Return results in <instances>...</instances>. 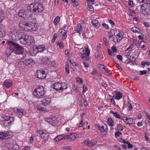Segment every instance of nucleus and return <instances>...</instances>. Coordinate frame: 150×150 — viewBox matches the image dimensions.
<instances>
[{"mask_svg":"<svg viewBox=\"0 0 150 150\" xmlns=\"http://www.w3.org/2000/svg\"><path fill=\"white\" fill-rule=\"evenodd\" d=\"M28 10L33 12L41 13L44 9V7L41 4L38 2L31 3L27 7Z\"/></svg>","mask_w":150,"mask_h":150,"instance_id":"nucleus-1","label":"nucleus"},{"mask_svg":"<svg viewBox=\"0 0 150 150\" xmlns=\"http://www.w3.org/2000/svg\"><path fill=\"white\" fill-rule=\"evenodd\" d=\"M34 23H29L23 21H20L19 23V26L21 28L22 30L27 31H35L36 29Z\"/></svg>","mask_w":150,"mask_h":150,"instance_id":"nucleus-2","label":"nucleus"},{"mask_svg":"<svg viewBox=\"0 0 150 150\" xmlns=\"http://www.w3.org/2000/svg\"><path fill=\"white\" fill-rule=\"evenodd\" d=\"M46 89L43 86H40L35 88L33 91V94L38 98H42L45 97Z\"/></svg>","mask_w":150,"mask_h":150,"instance_id":"nucleus-3","label":"nucleus"},{"mask_svg":"<svg viewBox=\"0 0 150 150\" xmlns=\"http://www.w3.org/2000/svg\"><path fill=\"white\" fill-rule=\"evenodd\" d=\"M8 45L13 46V47L16 49L14 53L17 54H23L24 52V48L20 46L18 44L12 41H8L7 42Z\"/></svg>","mask_w":150,"mask_h":150,"instance_id":"nucleus-4","label":"nucleus"},{"mask_svg":"<svg viewBox=\"0 0 150 150\" xmlns=\"http://www.w3.org/2000/svg\"><path fill=\"white\" fill-rule=\"evenodd\" d=\"M18 14L20 17L26 19H30L32 18V15L30 12L23 9L20 10Z\"/></svg>","mask_w":150,"mask_h":150,"instance_id":"nucleus-5","label":"nucleus"},{"mask_svg":"<svg viewBox=\"0 0 150 150\" xmlns=\"http://www.w3.org/2000/svg\"><path fill=\"white\" fill-rule=\"evenodd\" d=\"M52 86V88L57 91L66 89L67 88V85L63 82H55Z\"/></svg>","mask_w":150,"mask_h":150,"instance_id":"nucleus-6","label":"nucleus"},{"mask_svg":"<svg viewBox=\"0 0 150 150\" xmlns=\"http://www.w3.org/2000/svg\"><path fill=\"white\" fill-rule=\"evenodd\" d=\"M141 8L143 10V13L144 15L150 14V4H144L141 6Z\"/></svg>","mask_w":150,"mask_h":150,"instance_id":"nucleus-7","label":"nucleus"},{"mask_svg":"<svg viewBox=\"0 0 150 150\" xmlns=\"http://www.w3.org/2000/svg\"><path fill=\"white\" fill-rule=\"evenodd\" d=\"M96 127L98 128L97 129H98L103 135H105L107 133V127L106 125L104 126L98 125H96Z\"/></svg>","mask_w":150,"mask_h":150,"instance_id":"nucleus-8","label":"nucleus"},{"mask_svg":"<svg viewBox=\"0 0 150 150\" xmlns=\"http://www.w3.org/2000/svg\"><path fill=\"white\" fill-rule=\"evenodd\" d=\"M27 44L30 46H33L35 44V41L33 37L26 35Z\"/></svg>","mask_w":150,"mask_h":150,"instance_id":"nucleus-9","label":"nucleus"},{"mask_svg":"<svg viewBox=\"0 0 150 150\" xmlns=\"http://www.w3.org/2000/svg\"><path fill=\"white\" fill-rule=\"evenodd\" d=\"M83 54L82 55V59L84 61H88L89 59V56L90 51L87 48H86L85 50H83Z\"/></svg>","mask_w":150,"mask_h":150,"instance_id":"nucleus-10","label":"nucleus"},{"mask_svg":"<svg viewBox=\"0 0 150 150\" xmlns=\"http://www.w3.org/2000/svg\"><path fill=\"white\" fill-rule=\"evenodd\" d=\"M36 76L40 79H44L45 78L46 74L44 71L38 70L35 74Z\"/></svg>","mask_w":150,"mask_h":150,"instance_id":"nucleus-11","label":"nucleus"},{"mask_svg":"<svg viewBox=\"0 0 150 150\" xmlns=\"http://www.w3.org/2000/svg\"><path fill=\"white\" fill-rule=\"evenodd\" d=\"M13 110L15 113L20 116L22 115L23 114V110L22 109L14 108Z\"/></svg>","mask_w":150,"mask_h":150,"instance_id":"nucleus-12","label":"nucleus"},{"mask_svg":"<svg viewBox=\"0 0 150 150\" xmlns=\"http://www.w3.org/2000/svg\"><path fill=\"white\" fill-rule=\"evenodd\" d=\"M124 33L123 32L119 31V33L117 35L116 38L117 42H120L122 40L123 38Z\"/></svg>","mask_w":150,"mask_h":150,"instance_id":"nucleus-13","label":"nucleus"},{"mask_svg":"<svg viewBox=\"0 0 150 150\" xmlns=\"http://www.w3.org/2000/svg\"><path fill=\"white\" fill-rule=\"evenodd\" d=\"M19 39L21 44L23 45L27 44L25 35L23 34L22 35L21 37Z\"/></svg>","mask_w":150,"mask_h":150,"instance_id":"nucleus-14","label":"nucleus"},{"mask_svg":"<svg viewBox=\"0 0 150 150\" xmlns=\"http://www.w3.org/2000/svg\"><path fill=\"white\" fill-rule=\"evenodd\" d=\"M51 102V100L49 98H46L43 99L41 101L42 104L46 106L50 104Z\"/></svg>","mask_w":150,"mask_h":150,"instance_id":"nucleus-15","label":"nucleus"},{"mask_svg":"<svg viewBox=\"0 0 150 150\" xmlns=\"http://www.w3.org/2000/svg\"><path fill=\"white\" fill-rule=\"evenodd\" d=\"M9 133L8 132H0V139H6L9 135Z\"/></svg>","mask_w":150,"mask_h":150,"instance_id":"nucleus-16","label":"nucleus"},{"mask_svg":"<svg viewBox=\"0 0 150 150\" xmlns=\"http://www.w3.org/2000/svg\"><path fill=\"white\" fill-rule=\"evenodd\" d=\"M26 66H31L34 64V62L33 61V59L29 58L27 59L24 60Z\"/></svg>","mask_w":150,"mask_h":150,"instance_id":"nucleus-17","label":"nucleus"},{"mask_svg":"<svg viewBox=\"0 0 150 150\" xmlns=\"http://www.w3.org/2000/svg\"><path fill=\"white\" fill-rule=\"evenodd\" d=\"M9 48L8 49L6 52V55L8 56H9L11 53L14 52V49L13 47V46L9 45Z\"/></svg>","mask_w":150,"mask_h":150,"instance_id":"nucleus-18","label":"nucleus"},{"mask_svg":"<svg viewBox=\"0 0 150 150\" xmlns=\"http://www.w3.org/2000/svg\"><path fill=\"white\" fill-rule=\"evenodd\" d=\"M3 84L6 88H9L12 86V83L9 80H6L3 82Z\"/></svg>","mask_w":150,"mask_h":150,"instance_id":"nucleus-19","label":"nucleus"},{"mask_svg":"<svg viewBox=\"0 0 150 150\" xmlns=\"http://www.w3.org/2000/svg\"><path fill=\"white\" fill-rule=\"evenodd\" d=\"M84 144L89 146H92L95 144L91 141L89 139H87L83 142Z\"/></svg>","mask_w":150,"mask_h":150,"instance_id":"nucleus-20","label":"nucleus"},{"mask_svg":"<svg viewBox=\"0 0 150 150\" xmlns=\"http://www.w3.org/2000/svg\"><path fill=\"white\" fill-rule=\"evenodd\" d=\"M5 18L4 13L1 7H0V22H1Z\"/></svg>","mask_w":150,"mask_h":150,"instance_id":"nucleus-21","label":"nucleus"},{"mask_svg":"<svg viewBox=\"0 0 150 150\" xmlns=\"http://www.w3.org/2000/svg\"><path fill=\"white\" fill-rule=\"evenodd\" d=\"M92 25L95 27L98 28L100 27V23L96 20H93L91 21Z\"/></svg>","mask_w":150,"mask_h":150,"instance_id":"nucleus-22","label":"nucleus"},{"mask_svg":"<svg viewBox=\"0 0 150 150\" xmlns=\"http://www.w3.org/2000/svg\"><path fill=\"white\" fill-rule=\"evenodd\" d=\"M69 136V140L70 141L74 140L76 138L77 134L75 133H72L70 134Z\"/></svg>","mask_w":150,"mask_h":150,"instance_id":"nucleus-23","label":"nucleus"},{"mask_svg":"<svg viewBox=\"0 0 150 150\" xmlns=\"http://www.w3.org/2000/svg\"><path fill=\"white\" fill-rule=\"evenodd\" d=\"M49 133L46 131H45L44 133L42 134L41 138L44 140H47L49 137Z\"/></svg>","mask_w":150,"mask_h":150,"instance_id":"nucleus-24","label":"nucleus"},{"mask_svg":"<svg viewBox=\"0 0 150 150\" xmlns=\"http://www.w3.org/2000/svg\"><path fill=\"white\" fill-rule=\"evenodd\" d=\"M38 52H42L45 49V46L43 45H38L36 47Z\"/></svg>","mask_w":150,"mask_h":150,"instance_id":"nucleus-25","label":"nucleus"},{"mask_svg":"<svg viewBox=\"0 0 150 150\" xmlns=\"http://www.w3.org/2000/svg\"><path fill=\"white\" fill-rule=\"evenodd\" d=\"M110 113L112 114L113 116L116 118L120 119V116L117 112H114L112 110H110Z\"/></svg>","mask_w":150,"mask_h":150,"instance_id":"nucleus-26","label":"nucleus"},{"mask_svg":"<svg viewBox=\"0 0 150 150\" xmlns=\"http://www.w3.org/2000/svg\"><path fill=\"white\" fill-rule=\"evenodd\" d=\"M81 25L80 24L76 26L75 29L74 30L73 32L75 31L73 33H75L76 32H79V34L80 35L81 34V33L79 32L80 30H81Z\"/></svg>","mask_w":150,"mask_h":150,"instance_id":"nucleus-27","label":"nucleus"},{"mask_svg":"<svg viewBox=\"0 0 150 150\" xmlns=\"http://www.w3.org/2000/svg\"><path fill=\"white\" fill-rule=\"evenodd\" d=\"M108 124L110 126H113L114 125V122L113 119L111 118H108L107 120Z\"/></svg>","mask_w":150,"mask_h":150,"instance_id":"nucleus-28","label":"nucleus"},{"mask_svg":"<svg viewBox=\"0 0 150 150\" xmlns=\"http://www.w3.org/2000/svg\"><path fill=\"white\" fill-rule=\"evenodd\" d=\"M60 17L57 16L54 19L53 23L55 25H57L58 22L60 21Z\"/></svg>","mask_w":150,"mask_h":150,"instance_id":"nucleus-29","label":"nucleus"},{"mask_svg":"<svg viewBox=\"0 0 150 150\" xmlns=\"http://www.w3.org/2000/svg\"><path fill=\"white\" fill-rule=\"evenodd\" d=\"M142 42V41L140 42L139 41L135 39H134L133 41V44L137 46H140Z\"/></svg>","mask_w":150,"mask_h":150,"instance_id":"nucleus-30","label":"nucleus"},{"mask_svg":"<svg viewBox=\"0 0 150 150\" xmlns=\"http://www.w3.org/2000/svg\"><path fill=\"white\" fill-rule=\"evenodd\" d=\"M24 61H20L18 63V66L19 67H25L26 66Z\"/></svg>","mask_w":150,"mask_h":150,"instance_id":"nucleus-31","label":"nucleus"},{"mask_svg":"<svg viewBox=\"0 0 150 150\" xmlns=\"http://www.w3.org/2000/svg\"><path fill=\"white\" fill-rule=\"evenodd\" d=\"M10 145L12 146V147L13 149L15 150H18L19 148V146L18 145L16 144H15L13 145L12 144H10Z\"/></svg>","mask_w":150,"mask_h":150,"instance_id":"nucleus-32","label":"nucleus"},{"mask_svg":"<svg viewBox=\"0 0 150 150\" xmlns=\"http://www.w3.org/2000/svg\"><path fill=\"white\" fill-rule=\"evenodd\" d=\"M61 140H62V135H58L54 138V141L56 142H58Z\"/></svg>","mask_w":150,"mask_h":150,"instance_id":"nucleus-33","label":"nucleus"},{"mask_svg":"<svg viewBox=\"0 0 150 150\" xmlns=\"http://www.w3.org/2000/svg\"><path fill=\"white\" fill-rule=\"evenodd\" d=\"M122 97V93L120 92H117L115 98L117 100H119Z\"/></svg>","mask_w":150,"mask_h":150,"instance_id":"nucleus-34","label":"nucleus"},{"mask_svg":"<svg viewBox=\"0 0 150 150\" xmlns=\"http://www.w3.org/2000/svg\"><path fill=\"white\" fill-rule=\"evenodd\" d=\"M39 110L41 111H44L45 110V109L42 107L40 105H38L36 107Z\"/></svg>","mask_w":150,"mask_h":150,"instance_id":"nucleus-35","label":"nucleus"},{"mask_svg":"<svg viewBox=\"0 0 150 150\" xmlns=\"http://www.w3.org/2000/svg\"><path fill=\"white\" fill-rule=\"evenodd\" d=\"M56 44L57 46H58L60 49H62L64 47V44L61 42H56Z\"/></svg>","mask_w":150,"mask_h":150,"instance_id":"nucleus-36","label":"nucleus"},{"mask_svg":"<svg viewBox=\"0 0 150 150\" xmlns=\"http://www.w3.org/2000/svg\"><path fill=\"white\" fill-rule=\"evenodd\" d=\"M138 29L136 27H132L131 29V30L135 33H140V32L138 30H137Z\"/></svg>","mask_w":150,"mask_h":150,"instance_id":"nucleus-37","label":"nucleus"},{"mask_svg":"<svg viewBox=\"0 0 150 150\" xmlns=\"http://www.w3.org/2000/svg\"><path fill=\"white\" fill-rule=\"evenodd\" d=\"M133 123V119L130 118H128L127 124L129 125H131Z\"/></svg>","mask_w":150,"mask_h":150,"instance_id":"nucleus-38","label":"nucleus"},{"mask_svg":"<svg viewBox=\"0 0 150 150\" xmlns=\"http://www.w3.org/2000/svg\"><path fill=\"white\" fill-rule=\"evenodd\" d=\"M65 69L67 73L68 74L69 73V66L67 63L65 65Z\"/></svg>","mask_w":150,"mask_h":150,"instance_id":"nucleus-39","label":"nucleus"},{"mask_svg":"<svg viewBox=\"0 0 150 150\" xmlns=\"http://www.w3.org/2000/svg\"><path fill=\"white\" fill-rule=\"evenodd\" d=\"M58 36V34L57 33H54L53 36L52 42H54Z\"/></svg>","mask_w":150,"mask_h":150,"instance_id":"nucleus-40","label":"nucleus"},{"mask_svg":"<svg viewBox=\"0 0 150 150\" xmlns=\"http://www.w3.org/2000/svg\"><path fill=\"white\" fill-rule=\"evenodd\" d=\"M53 118H46L45 119V121L47 122H48L51 124L52 123V121L54 120H53Z\"/></svg>","mask_w":150,"mask_h":150,"instance_id":"nucleus-41","label":"nucleus"},{"mask_svg":"<svg viewBox=\"0 0 150 150\" xmlns=\"http://www.w3.org/2000/svg\"><path fill=\"white\" fill-rule=\"evenodd\" d=\"M108 33L109 34V35L113 36L115 35V30L113 29H111L110 31Z\"/></svg>","mask_w":150,"mask_h":150,"instance_id":"nucleus-42","label":"nucleus"},{"mask_svg":"<svg viewBox=\"0 0 150 150\" xmlns=\"http://www.w3.org/2000/svg\"><path fill=\"white\" fill-rule=\"evenodd\" d=\"M127 106L128 108V109L129 110H131L132 108V104L129 102H127Z\"/></svg>","mask_w":150,"mask_h":150,"instance_id":"nucleus-43","label":"nucleus"},{"mask_svg":"<svg viewBox=\"0 0 150 150\" xmlns=\"http://www.w3.org/2000/svg\"><path fill=\"white\" fill-rule=\"evenodd\" d=\"M62 39L63 40L65 39L67 37V32L66 31V30H64V32L63 34H62Z\"/></svg>","mask_w":150,"mask_h":150,"instance_id":"nucleus-44","label":"nucleus"},{"mask_svg":"<svg viewBox=\"0 0 150 150\" xmlns=\"http://www.w3.org/2000/svg\"><path fill=\"white\" fill-rule=\"evenodd\" d=\"M62 140H66L68 139V140H69V135H62Z\"/></svg>","mask_w":150,"mask_h":150,"instance_id":"nucleus-45","label":"nucleus"},{"mask_svg":"<svg viewBox=\"0 0 150 150\" xmlns=\"http://www.w3.org/2000/svg\"><path fill=\"white\" fill-rule=\"evenodd\" d=\"M14 118L13 117H10V119L9 120V121L8 122V125H11L12 123V122L14 121Z\"/></svg>","mask_w":150,"mask_h":150,"instance_id":"nucleus-46","label":"nucleus"},{"mask_svg":"<svg viewBox=\"0 0 150 150\" xmlns=\"http://www.w3.org/2000/svg\"><path fill=\"white\" fill-rule=\"evenodd\" d=\"M101 53V52H96L95 54V57L96 58H98L99 57Z\"/></svg>","mask_w":150,"mask_h":150,"instance_id":"nucleus-47","label":"nucleus"},{"mask_svg":"<svg viewBox=\"0 0 150 150\" xmlns=\"http://www.w3.org/2000/svg\"><path fill=\"white\" fill-rule=\"evenodd\" d=\"M83 38L84 39H86L88 38H89L88 35H87V33H83L82 34Z\"/></svg>","mask_w":150,"mask_h":150,"instance_id":"nucleus-48","label":"nucleus"},{"mask_svg":"<svg viewBox=\"0 0 150 150\" xmlns=\"http://www.w3.org/2000/svg\"><path fill=\"white\" fill-rule=\"evenodd\" d=\"M4 35L3 33V31L1 28H0V38L4 37Z\"/></svg>","mask_w":150,"mask_h":150,"instance_id":"nucleus-49","label":"nucleus"},{"mask_svg":"<svg viewBox=\"0 0 150 150\" xmlns=\"http://www.w3.org/2000/svg\"><path fill=\"white\" fill-rule=\"evenodd\" d=\"M108 21L110 24L111 25L112 27H113V26L115 25L114 22L111 20L108 19Z\"/></svg>","mask_w":150,"mask_h":150,"instance_id":"nucleus-50","label":"nucleus"},{"mask_svg":"<svg viewBox=\"0 0 150 150\" xmlns=\"http://www.w3.org/2000/svg\"><path fill=\"white\" fill-rule=\"evenodd\" d=\"M147 73V71L145 70H144L143 71H139V74L141 75H142L144 74H146Z\"/></svg>","mask_w":150,"mask_h":150,"instance_id":"nucleus-51","label":"nucleus"},{"mask_svg":"<svg viewBox=\"0 0 150 150\" xmlns=\"http://www.w3.org/2000/svg\"><path fill=\"white\" fill-rule=\"evenodd\" d=\"M77 81L80 84H82L83 83V80L82 79L78 77L76 79Z\"/></svg>","mask_w":150,"mask_h":150,"instance_id":"nucleus-52","label":"nucleus"},{"mask_svg":"<svg viewBox=\"0 0 150 150\" xmlns=\"http://www.w3.org/2000/svg\"><path fill=\"white\" fill-rule=\"evenodd\" d=\"M132 49V47L131 46H129L125 50V52L127 54L129 53V52Z\"/></svg>","mask_w":150,"mask_h":150,"instance_id":"nucleus-53","label":"nucleus"},{"mask_svg":"<svg viewBox=\"0 0 150 150\" xmlns=\"http://www.w3.org/2000/svg\"><path fill=\"white\" fill-rule=\"evenodd\" d=\"M121 134V133L119 131L116 132L115 133V136L116 137H118L120 136V134Z\"/></svg>","mask_w":150,"mask_h":150,"instance_id":"nucleus-54","label":"nucleus"},{"mask_svg":"<svg viewBox=\"0 0 150 150\" xmlns=\"http://www.w3.org/2000/svg\"><path fill=\"white\" fill-rule=\"evenodd\" d=\"M88 10L90 11H92L94 9L93 7L91 5H88Z\"/></svg>","mask_w":150,"mask_h":150,"instance_id":"nucleus-55","label":"nucleus"},{"mask_svg":"<svg viewBox=\"0 0 150 150\" xmlns=\"http://www.w3.org/2000/svg\"><path fill=\"white\" fill-rule=\"evenodd\" d=\"M83 93H84V92L86 91L87 90V87L86 86H85V85H83Z\"/></svg>","mask_w":150,"mask_h":150,"instance_id":"nucleus-56","label":"nucleus"},{"mask_svg":"<svg viewBox=\"0 0 150 150\" xmlns=\"http://www.w3.org/2000/svg\"><path fill=\"white\" fill-rule=\"evenodd\" d=\"M111 49L114 52H116L117 51V50L115 46H112V47Z\"/></svg>","mask_w":150,"mask_h":150,"instance_id":"nucleus-57","label":"nucleus"},{"mask_svg":"<svg viewBox=\"0 0 150 150\" xmlns=\"http://www.w3.org/2000/svg\"><path fill=\"white\" fill-rule=\"evenodd\" d=\"M128 5L129 6L131 7H132L134 6L133 3L132 1H129L128 3Z\"/></svg>","mask_w":150,"mask_h":150,"instance_id":"nucleus-58","label":"nucleus"},{"mask_svg":"<svg viewBox=\"0 0 150 150\" xmlns=\"http://www.w3.org/2000/svg\"><path fill=\"white\" fill-rule=\"evenodd\" d=\"M108 52L109 54L111 56H113L114 54L110 49H108Z\"/></svg>","mask_w":150,"mask_h":150,"instance_id":"nucleus-59","label":"nucleus"},{"mask_svg":"<svg viewBox=\"0 0 150 150\" xmlns=\"http://www.w3.org/2000/svg\"><path fill=\"white\" fill-rule=\"evenodd\" d=\"M102 26H103L105 28L107 29H108L109 28H108V25L106 24L105 23H103L102 24Z\"/></svg>","mask_w":150,"mask_h":150,"instance_id":"nucleus-60","label":"nucleus"},{"mask_svg":"<svg viewBox=\"0 0 150 150\" xmlns=\"http://www.w3.org/2000/svg\"><path fill=\"white\" fill-rule=\"evenodd\" d=\"M45 131V130H38L37 131V132L38 133L41 135V137L42 134H43L44 133V132Z\"/></svg>","mask_w":150,"mask_h":150,"instance_id":"nucleus-61","label":"nucleus"},{"mask_svg":"<svg viewBox=\"0 0 150 150\" xmlns=\"http://www.w3.org/2000/svg\"><path fill=\"white\" fill-rule=\"evenodd\" d=\"M117 58L120 61H122V57L121 55H117L116 56Z\"/></svg>","mask_w":150,"mask_h":150,"instance_id":"nucleus-62","label":"nucleus"},{"mask_svg":"<svg viewBox=\"0 0 150 150\" xmlns=\"http://www.w3.org/2000/svg\"><path fill=\"white\" fill-rule=\"evenodd\" d=\"M127 147L129 149H131L133 147V145L131 144L129 142L127 144Z\"/></svg>","mask_w":150,"mask_h":150,"instance_id":"nucleus-63","label":"nucleus"},{"mask_svg":"<svg viewBox=\"0 0 150 150\" xmlns=\"http://www.w3.org/2000/svg\"><path fill=\"white\" fill-rule=\"evenodd\" d=\"M101 85L104 87H107V84L105 82H102Z\"/></svg>","mask_w":150,"mask_h":150,"instance_id":"nucleus-64","label":"nucleus"}]
</instances>
